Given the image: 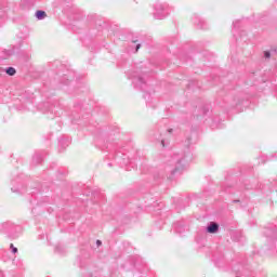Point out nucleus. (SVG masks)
<instances>
[{"label": "nucleus", "instance_id": "obj_1", "mask_svg": "<svg viewBox=\"0 0 277 277\" xmlns=\"http://www.w3.org/2000/svg\"><path fill=\"white\" fill-rule=\"evenodd\" d=\"M21 232V226L14 224L12 221H5L0 225V233L6 235L9 239H16L18 233Z\"/></svg>", "mask_w": 277, "mask_h": 277}, {"label": "nucleus", "instance_id": "obj_2", "mask_svg": "<svg viewBox=\"0 0 277 277\" xmlns=\"http://www.w3.org/2000/svg\"><path fill=\"white\" fill-rule=\"evenodd\" d=\"M129 79H132V83L136 88H141V90H144V85H146V80L144 79V71H133L132 74H129Z\"/></svg>", "mask_w": 277, "mask_h": 277}, {"label": "nucleus", "instance_id": "obj_3", "mask_svg": "<svg viewBox=\"0 0 277 277\" xmlns=\"http://www.w3.org/2000/svg\"><path fill=\"white\" fill-rule=\"evenodd\" d=\"M168 16V11L166 10V5L163 4H156L154 17L158 18V21H161Z\"/></svg>", "mask_w": 277, "mask_h": 277}, {"label": "nucleus", "instance_id": "obj_4", "mask_svg": "<svg viewBox=\"0 0 277 277\" xmlns=\"http://www.w3.org/2000/svg\"><path fill=\"white\" fill-rule=\"evenodd\" d=\"M184 159H181L180 155H175L172 157V163H173V166H175L174 170L171 171L172 176H174V174H176V172H181V163H183Z\"/></svg>", "mask_w": 277, "mask_h": 277}, {"label": "nucleus", "instance_id": "obj_5", "mask_svg": "<svg viewBox=\"0 0 277 277\" xmlns=\"http://www.w3.org/2000/svg\"><path fill=\"white\" fill-rule=\"evenodd\" d=\"M220 230V224L216 222H210L207 226V233H210V235H215Z\"/></svg>", "mask_w": 277, "mask_h": 277}, {"label": "nucleus", "instance_id": "obj_6", "mask_svg": "<svg viewBox=\"0 0 277 277\" xmlns=\"http://www.w3.org/2000/svg\"><path fill=\"white\" fill-rule=\"evenodd\" d=\"M14 54V48L4 49L0 52V60H8Z\"/></svg>", "mask_w": 277, "mask_h": 277}, {"label": "nucleus", "instance_id": "obj_7", "mask_svg": "<svg viewBox=\"0 0 277 277\" xmlns=\"http://www.w3.org/2000/svg\"><path fill=\"white\" fill-rule=\"evenodd\" d=\"M194 25H197L199 29H207V22L200 18L199 16H195L193 19Z\"/></svg>", "mask_w": 277, "mask_h": 277}, {"label": "nucleus", "instance_id": "obj_8", "mask_svg": "<svg viewBox=\"0 0 277 277\" xmlns=\"http://www.w3.org/2000/svg\"><path fill=\"white\" fill-rule=\"evenodd\" d=\"M35 16L38 21H43V18H47V12L39 10L36 12Z\"/></svg>", "mask_w": 277, "mask_h": 277}, {"label": "nucleus", "instance_id": "obj_9", "mask_svg": "<svg viewBox=\"0 0 277 277\" xmlns=\"http://www.w3.org/2000/svg\"><path fill=\"white\" fill-rule=\"evenodd\" d=\"M41 162H42V155L39 153L35 154V156L32 157V163L38 166V163H41Z\"/></svg>", "mask_w": 277, "mask_h": 277}, {"label": "nucleus", "instance_id": "obj_10", "mask_svg": "<svg viewBox=\"0 0 277 277\" xmlns=\"http://www.w3.org/2000/svg\"><path fill=\"white\" fill-rule=\"evenodd\" d=\"M4 72H6L9 75V77H14V75H16V68H14V67H6L4 69Z\"/></svg>", "mask_w": 277, "mask_h": 277}, {"label": "nucleus", "instance_id": "obj_11", "mask_svg": "<svg viewBox=\"0 0 277 277\" xmlns=\"http://www.w3.org/2000/svg\"><path fill=\"white\" fill-rule=\"evenodd\" d=\"M68 144H70V140L68 138H61L60 140V146L63 148H66V146H68Z\"/></svg>", "mask_w": 277, "mask_h": 277}, {"label": "nucleus", "instance_id": "obj_12", "mask_svg": "<svg viewBox=\"0 0 277 277\" xmlns=\"http://www.w3.org/2000/svg\"><path fill=\"white\" fill-rule=\"evenodd\" d=\"M10 248H11L13 254H16V252H18V248L14 247L13 243L10 245Z\"/></svg>", "mask_w": 277, "mask_h": 277}, {"label": "nucleus", "instance_id": "obj_13", "mask_svg": "<svg viewBox=\"0 0 277 277\" xmlns=\"http://www.w3.org/2000/svg\"><path fill=\"white\" fill-rule=\"evenodd\" d=\"M264 57H265L266 60H269V58L272 57V53H269V51H265V52H264Z\"/></svg>", "mask_w": 277, "mask_h": 277}, {"label": "nucleus", "instance_id": "obj_14", "mask_svg": "<svg viewBox=\"0 0 277 277\" xmlns=\"http://www.w3.org/2000/svg\"><path fill=\"white\" fill-rule=\"evenodd\" d=\"M141 47H142V44H140V43H138V44H136L135 51H136V52H138V51H140V49H141Z\"/></svg>", "mask_w": 277, "mask_h": 277}, {"label": "nucleus", "instance_id": "obj_15", "mask_svg": "<svg viewBox=\"0 0 277 277\" xmlns=\"http://www.w3.org/2000/svg\"><path fill=\"white\" fill-rule=\"evenodd\" d=\"M174 226H175L176 233H181V229H179V224H175Z\"/></svg>", "mask_w": 277, "mask_h": 277}, {"label": "nucleus", "instance_id": "obj_16", "mask_svg": "<svg viewBox=\"0 0 277 277\" xmlns=\"http://www.w3.org/2000/svg\"><path fill=\"white\" fill-rule=\"evenodd\" d=\"M61 248H62V247H56V248H55V252H58V253L62 252V251H61Z\"/></svg>", "mask_w": 277, "mask_h": 277}, {"label": "nucleus", "instance_id": "obj_17", "mask_svg": "<svg viewBox=\"0 0 277 277\" xmlns=\"http://www.w3.org/2000/svg\"><path fill=\"white\" fill-rule=\"evenodd\" d=\"M3 72H5V69H3L2 67H0V75H3Z\"/></svg>", "mask_w": 277, "mask_h": 277}, {"label": "nucleus", "instance_id": "obj_18", "mask_svg": "<svg viewBox=\"0 0 277 277\" xmlns=\"http://www.w3.org/2000/svg\"><path fill=\"white\" fill-rule=\"evenodd\" d=\"M239 25V21L234 22V27H237Z\"/></svg>", "mask_w": 277, "mask_h": 277}, {"label": "nucleus", "instance_id": "obj_19", "mask_svg": "<svg viewBox=\"0 0 277 277\" xmlns=\"http://www.w3.org/2000/svg\"><path fill=\"white\" fill-rule=\"evenodd\" d=\"M161 145H162V146H166V141L162 140V141H161Z\"/></svg>", "mask_w": 277, "mask_h": 277}, {"label": "nucleus", "instance_id": "obj_20", "mask_svg": "<svg viewBox=\"0 0 277 277\" xmlns=\"http://www.w3.org/2000/svg\"><path fill=\"white\" fill-rule=\"evenodd\" d=\"M97 246H101V243H103L101 240L96 241Z\"/></svg>", "mask_w": 277, "mask_h": 277}, {"label": "nucleus", "instance_id": "obj_21", "mask_svg": "<svg viewBox=\"0 0 277 277\" xmlns=\"http://www.w3.org/2000/svg\"><path fill=\"white\" fill-rule=\"evenodd\" d=\"M0 277H5V275H3V272L0 271Z\"/></svg>", "mask_w": 277, "mask_h": 277}, {"label": "nucleus", "instance_id": "obj_22", "mask_svg": "<svg viewBox=\"0 0 277 277\" xmlns=\"http://www.w3.org/2000/svg\"><path fill=\"white\" fill-rule=\"evenodd\" d=\"M11 192L18 193V190H16V189H14V188H11Z\"/></svg>", "mask_w": 277, "mask_h": 277}, {"label": "nucleus", "instance_id": "obj_23", "mask_svg": "<svg viewBox=\"0 0 277 277\" xmlns=\"http://www.w3.org/2000/svg\"><path fill=\"white\" fill-rule=\"evenodd\" d=\"M207 111H209V109L205 108L203 114H207Z\"/></svg>", "mask_w": 277, "mask_h": 277}, {"label": "nucleus", "instance_id": "obj_24", "mask_svg": "<svg viewBox=\"0 0 277 277\" xmlns=\"http://www.w3.org/2000/svg\"><path fill=\"white\" fill-rule=\"evenodd\" d=\"M172 131H173L172 129H169V130H168V133H172Z\"/></svg>", "mask_w": 277, "mask_h": 277}, {"label": "nucleus", "instance_id": "obj_25", "mask_svg": "<svg viewBox=\"0 0 277 277\" xmlns=\"http://www.w3.org/2000/svg\"><path fill=\"white\" fill-rule=\"evenodd\" d=\"M234 202H239V200H234Z\"/></svg>", "mask_w": 277, "mask_h": 277}, {"label": "nucleus", "instance_id": "obj_26", "mask_svg": "<svg viewBox=\"0 0 277 277\" xmlns=\"http://www.w3.org/2000/svg\"><path fill=\"white\" fill-rule=\"evenodd\" d=\"M63 1H66V0H63Z\"/></svg>", "mask_w": 277, "mask_h": 277}]
</instances>
